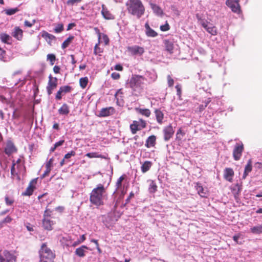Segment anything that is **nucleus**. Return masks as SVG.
Listing matches in <instances>:
<instances>
[{
	"mask_svg": "<svg viewBox=\"0 0 262 262\" xmlns=\"http://www.w3.org/2000/svg\"><path fill=\"white\" fill-rule=\"evenodd\" d=\"M0 38L3 42L9 43L11 37L8 34L6 33H2L0 35Z\"/></svg>",
	"mask_w": 262,
	"mask_h": 262,
	"instance_id": "obj_34",
	"label": "nucleus"
},
{
	"mask_svg": "<svg viewBox=\"0 0 262 262\" xmlns=\"http://www.w3.org/2000/svg\"><path fill=\"white\" fill-rule=\"evenodd\" d=\"M176 88L177 91V95H179V96H180L181 94V91L180 86L179 85H177L176 86Z\"/></svg>",
	"mask_w": 262,
	"mask_h": 262,
	"instance_id": "obj_62",
	"label": "nucleus"
},
{
	"mask_svg": "<svg viewBox=\"0 0 262 262\" xmlns=\"http://www.w3.org/2000/svg\"><path fill=\"white\" fill-rule=\"evenodd\" d=\"M102 10L101 14L103 15V17L106 19H113L114 17L113 14H112L109 11L105 8L104 5H102Z\"/></svg>",
	"mask_w": 262,
	"mask_h": 262,
	"instance_id": "obj_18",
	"label": "nucleus"
},
{
	"mask_svg": "<svg viewBox=\"0 0 262 262\" xmlns=\"http://www.w3.org/2000/svg\"><path fill=\"white\" fill-rule=\"evenodd\" d=\"M185 133L181 128L179 129L176 134V138L178 140H181L182 137L184 136Z\"/></svg>",
	"mask_w": 262,
	"mask_h": 262,
	"instance_id": "obj_42",
	"label": "nucleus"
},
{
	"mask_svg": "<svg viewBox=\"0 0 262 262\" xmlns=\"http://www.w3.org/2000/svg\"><path fill=\"white\" fill-rule=\"evenodd\" d=\"M252 161L251 160H249L247 165L245 167V170L244 173V178H245L249 172H250L252 170Z\"/></svg>",
	"mask_w": 262,
	"mask_h": 262,
	"instance_id": "obj_26",
	"label": "nucleus"
},
{
	"mask_svg": "<svg viewBox=\"0 0 262 262\" xmlns=\"http://www.w3.org/2000/svg\"><path fill=\"white\" fill-rule=\"evenodd\" d=\"M224 178L228 181H229V168H226L225 170Z\"/></svg>",
	"mask_w": 262,
	"mask_h": 262,
	"instance_id": "obj_48",
	"label": "nucleus"
},
{
	"mask_svg": "<svg viewBox=\"0 0 262 262\" xmlns=\"http://www.w3.org/2000/svg\"><path fill=\"white\" fill-rule=\"evenodd\" d=\"M63 30V26L61 24H58L54 29V31L56 33H60Z\"/></svg>",
	"mask_w": 262,
	"mask_h": 262,
	"instance_id": "obj_45",
	"label": "nucleus"
},
{
	"mask_svg": "<svg viewBox=\"0 0 262 262\" xmlns=\"http://www.w3.org/2000/svg\"><path fill=\"white\" fill-rule=\"evenodd\" d=\"M82 0H68L67 4L68 6H73L81 2Z\"/></svg>",
	"mask_w": 262,
	"mask_h": 262,
	"instance_id": "obj_44",
	"label": "nucleus"
},
{
	"mask_svg": "<svg viewBox=\"0 0 262 262\" xmlns=\"http://www.w3.org/2000/svg\"><path fill=\"white\" fill-rule=\"evenodd\" d=\"M53 158H51L46 163V167L50 168L53 166Z\"/></svg>",
	"mask_w": 262,
	"mask_h": 262,
	"instance_id": "obj_53",
	"label": "nucleus"
},
{
	"mask_svg": "<svg viewBox=\"0 0 262 262\" xmlns=\"http://www.w3.org/2000/svg\"><path fill=\"white\" fill-rule=\"evenodd\" d=\"M76 153L74 151H71L70 152H68L66 155H65L64 159H67L70 158L72 156H74L75 155Z\"/></svg>",
	"mask_w": 262,
	"mask_h": 262,
	"instance_id": "obj_49",
	"label": "nucleus"
},
{
	"mask_svg": "<svg viewBox=\"0 0 262 262\" xmlns=\"http://www.w3.org/2000/svg\"><path fill=\"white\" fill-rule=\"evenodd\" d=\"M50 80L48 82V86L47 87V92L48 94L50 95L52 93L53 90L55 89L57 86V79L56 78H52L51 76H50Z\"/></svg>",
	"mask_w": 262,
	"mask_h": 262,
	"instance_id": "obj_11",
	"label": "nucleus"
},
{
	"mask_svg": "<svg viewBox=\"0 0 262 262\" xmlns=\"http://www.w3.org/2000/svg\"><path fill=\"white\" fill-rule=\"evenodd\" d=\"M51 211L47 209L44 213V218H50Z\"/></svg>",
	"mask_w": 262,
	"mask_h": 262,
	"instance_id": "obj_57",
	"label": "nucleus"
},
{
	"mask_svg": "<svg viewBox=\"0 0 262 262\" xmlns=\"http://www.w3.org/2000/svg\"><path fill=\"white\" fill-rule=\"evenodd\" d=\"M55 257L53 252L47 247L46 244H43L40 250L39 262H53Z\"/></svg>",
	"mask_w": 262,
	"mask_h": 262,
	"instance_id": "obj_4",
	"label": "nucleus"
},
{
	"mask_svg": "<svg viewBox=\"0 0 262 262\" xmlns=\"http://www.w3.org/2000/svg\"><path fill=\"white\" fill-rule=\"evenodd\" d=\"M47 59L52 62H54L55 60V56L54 54H48Z\"/></svg>",
	"mask_w": 262,
	"mask_h": 262,
	"instance_id": "obj_54",
	"label": "nucleus"
},
{
	"mask_svg": "<svg viewBox=\"0 0 262 262\" xmlns=\"http://www.w3.org/2000/svg\"><path fill=\"white\" fill-rule=\"evenodd\" d=\"M145 34L148 37H155L158 35V33L153 29L150 28L147 23L145 25Z\"/></svg>",
	"mask_w": 262,
	"mask_h": 262,
	"instance_id": "obj_16",
	"label": "nucleus"
},
{
	"mask_svg": "<svg viewBox=\"0 0 262 262\" xmlns=\"http://www.w3.org/2000/svg\"><path fill=\"white\" fill-rule=\"evenodd\" d=\"M127 52L133 56H141L144 52V49L143 47L135 45L129 46L127 48Z\"/></svg>",
	"mask_w": 262,
	"mask_h": 262,
	"instance_id": "obj_7",
	"label": "nucleus"
},
{
	"mask_svg": "<svg viewBox=\"0 0 262 262\" xmlns=\"http://www.w3.org/2000/svg\"><path fill=\"white\" fill-rule=\"evenodd\" d=\"M12 35L18 40H21L23 37V31L19 27H15Z\"/></svg>",
	"mask_w": 262,
	"mask_h": 262,
	"instance_id": "obj_23",
	"label": "nucleus"
},
{
	"mask_svg": "<svg viewBox=\"0 0 262 262\" xmlns=\"http://www.w3.org/2000/svg\"><path fill=\"white\" fill-rule=\"evenodd\" d=\"M42 225L46 230H51L53 229L52 226L54 225V222L50 218H43Z\"/></svg>",
	"mask_w": 262,
	"mask_h": 262,
	"instance_id": "obj_15",
	"label": "nucleus"
},
{
	"mask_svg": "<svg viewBox=\"0 0 262 262\" xmlns=\"http://www.w3.org/2000/svg\"><path fill=\"white\" fill-rule=\"evenodd\" d=\"M12 220L11 217L7 216L3 221L4 223H10Z\"/></svg>",
	"mask_w": 262,
	"mask_h": 262,
	"instance_id": "obj_63",
	"label": "nucleus"
},
{
	"mask_svg": "<svg viewBox=\"0 0 262 262\" xmlns=\"http://www.w3.org/2000/svg\"><path fill=\"white\" fill-rule=\"evenodd\" d=\"M128 12L138 18H140L145 11L144 7L140 0H129L126 3Z\"/></svg>",
	"mask_w": 262,
	"mask_h": 262,
	"instance_id": "obj_1",
	"label": "nucleus"
},
{
	"mask_svg": "<svg viewBox=\"0 0 262 262\" xmlns=\"http://www.w3.org/2000/svg\"><path fill=\"white\" fill-rule=\"evenodd\" d=\"M164 134V139L165 141H167L172 137L174 133V130L171 125L165 126L163 130Z\"/></svg>",
	"mask_w": 262,
	"mask_h": 262,
	"instance_id": "obj_10",
	"label": "nucleus"
},
{
	"mask_svg": "<svg viewBox=\"0 0 262 262\" xmlns=\"http://www.w3.org/2000/svg\"><path fill=\"white\" fill-rule=\"evenodd\" d=\"M137 111L140 114L147 117H148L150 115V110L147 108H137Z\"/></svg>",
	"mask_w": 262,
	"mask_h": 262,
	"instance_id": "obj_33",
	"label": "nucleus"
},
{
	"mask_svg": "<svg viewBox=\"0 0 262 262\" xmlns=\"http://www.w3.org/2000/svg\"><path fill=\"white\" fill-rule=\"evenodd\" d=\"M60 90L62 92V93H66L69 92L71 90V88L69 86H61L60 88Z\"/></svg>",
	"mask_w": 262,
	"mask_h": 262,
	"instance_id": "obj_46",
	"label": "nucleus"
},
{
	"mask_svg": "<svg viewBox=\"0 0 262 262\" xmlns=\"http://www.w3.org/2000/svg\"><path fill=\"white\" fill-rule=\"evenodd\" d=\"M69 112V106L66 104H63L58 110V113L60 115H68Z\"/></svg>",
	"mask_w": 262,
	"mask_h": 262,
	"instance_id": "obj_28",
	"label": "nucleus"
},
{
	"mask_svg": "<svg viewBox=\"0 0 262 262\" xmlns=\"http://www.w3.org/2000/svg\"><path fill=\"white\" fill-rule=\"evenodd\" d=\"M111 76L114 79H118L120 77V75L119 73L114 72L112 74Z\"/></svg>",
	"mask_w": 262,
	"mask_h": 262,
	"instance_id": "obj_58",
	"label": "nucleus"
},
{
	"mask_svg": "<svg viewBox=\"0 0 262 262\" xmlns=\"http://www.w3.org/2000/svg\"><path fill=\"white\" fill-rule=\"evenodd\" d=\"M243 150L244 145L243 143H236L233 151V156L235 160H238L241 158Z\"/></svg>",
	"mask_w": 262,
	"mask_h": 262,
	"instance_id": "obj_9",
	"label": "nucleus"
},
{
	"mask_svg": "<svg viewBox=\"0 0 262 262\" xmlns=\"http://www.w3.org/2000/svg\"><path fill=\"white\" fill-rule=\"evenodd\" d=\"M196 18L198 19L200 24H201L208 33L212 35L216 34V29L214 26H213L212 24L208 23L205 19H202L198 14L196 15Z\"/></svg>",
	"mask_w": 262,
	"mask_h": 262,
	"instance_id": "obj_5",
	"label": "nucleus"
},
{
	"mask_svg": "<svg viewBox=\"0 0 262 262\" xmlns=\"http://www.w3.org/2000/svg\"><path fill=\"white\" fill-rule=\"evenodd\" d=\"M130 128L132 134H136L137 130H140L135 121H134L133 124L130 125Z\"/></svg>",
	"mask_w": 262,
	"mask_h": 262,
	"instance_id": "obj_41",
	"label": "nucleus"
},
{
	"mask_svg": "<svg viewBox=\"0 0 262 262\" xmlns=\"http://www.w3.org/2000/svg\"><path fill=\"white\" fill-rule=\"evenodd\" d=\"M156 136L154 135L149 136L146 140L145 146L148 148L154 146L156 143Z\"/></svg>",
	"mask_w": 262,
	"mask_h": 262,
	"instance_id": "obj_24",
	"label": "nucleus"
},
{
	"mask_svg": "<svg viewBox=\"0 0 262 262\" xmlns=\"http://www.w3.org/2000/svg\"><path fill=\"white\" fill-rule=\"evenodd\" d=\"M145 78L139 75H134L130 79L129 86L135 91L140 92L143 89Z\"/></svg>",
	"mask_w": 262,
	"mask_h": 262,
	"instance_id": "obj_3",
	"label": "nucleus"
},
{
	"mask_svg": "<svg viewBox=\"0 0 262 262\" xmlns=\"http://www.w3.org/2000/svg\"><path fill=\"white\" fill-rule=\"evenodd\" d=\"M18 9L17 8H12L9 9H6L5 10V13L8 15H13L18 11Z\"/></svg>",
	"mask_w": 262,
	"mask_h": 262,
	"instance_id": "obj_40",
	"label": "nucleus"
},
{
	"mask_svg": "<svg viewBox=\"0 0 262 262\" xmlns=\"http://www.w3.org/2000/svg\"><path fill=\"white\" fill-rule=\"evenodd\" d=\"M134 121L135 123H136V124L140 130L142 129V128H144L146 126V123L145 121L142 119H140L138 121Z\"/></svg>",
	"mask_w": 262,
	"mask_h": 262,
	"instance_id": "obj_36",
	"label": "nucleus"
},
{
	"mask_svg": "<svg viewBox=\"0 0 262 262\" xmlns=\"http://www.w3.org/2000/svg\"><path fill=\"white\" fill-rule=\"evenodd\" d=\"M64 143V140H60L57 142H56L54 145V146H55V147H58L60 146H61L63 143Z\"/></svg>",
	"mask_w": 262,
	"mask_h": 262,
	"instance_id": "obj_61",
	"label": "nucleus"
},
{
	"mask_svg": "<svg viewBox=\"0 0 262 262\" xmlns=\"http://www.w3.org/2000/svg\"><path fill=\"white\" fill-rule=\"evenodd\" d=\"M157 190V186L154 181H150L148 188L150 193H155Z\"/></svg>",
	"mask_w": 262,
	"mask_h": 262,
	"instance_id": "obj_32",
	"label": "nucleus"
},
{
	"mask_svg": "<svg viewBox=\"0 0 262 262\" xmlns=\"http://www.w3.org/2000/svg\"><path fill=\"white\" fill-rule=\"evenodd\" d=\"M164 44L166 50L170 53H172L173 49V43L172 41L168 40H165L164 41Z\"/></svg>",
	"mask_w": 262,
	"mask_h": 262,
	"instance_id": "obj_27",
	"label": "nucleus"
},
{
	"mask_svg": "<svg viewBox=\"0 0 262 262\" xmlns=\"http://www.w3.org/2000/svg\"><path fill=\"white\" fill-rule=\"evenodd\" d=\"M230 8L235 13L240 14L242 12L240 6L237 1L230 0Z\"/></svg>",
	"mask_w": 262,
	"mask_h": 262,
	"instance_id": "obj_14",
	"label": "nucleus"
},
{
	"mask_svg": "<svg viewBox=\"0 0 262 262\" xmlns=\"http://www.w3.org/2000/svg\"><path fill=\"white\" fill-rule=\"evenodd\" d=\"M115 110L113 107H108L102 108L99 112V117H105L113 115Z\"/></svg>",
	"mask_w": 262,
	"mask_h": 262,
	"instance_id": "obj_12",
	"label": "nucleus"
},
{
	"mask_svg": "<svg viewBox=\"0 0 262 262\" xmlns=\"http://www.w3.org/2000/svg\"><path fill=\"white\" fill-rule=\"evenodd\" d=\"M152 165V163L150 161H146L141 166V170L143 173L147 171Z\"/></svg>",
	"mask_w": 262,
	"mask_h": 262,
	"instance_id": "obj_29",
	"label": "nucleus"
},
{
	"mask_svg": "<svg viewBox=\"0 0 262 262\" xmlns=\"http://www.w3.org/2000/svg\"><path fill=\"white\" fill-rule=\"evenodd\" d=\"M211 101L210 98H208V100H207V101L205 102V105L204 106L203 105H201L199 106V108H200V111H203L205 107H206L208 104Z\"/></svg>",
	"mask_w": 262,
	"mask_h": 262,
	"instance_id": "obj_55",
	"label": "nucleus"
},
{
	"mask_svg": "<svg viewBox=\"0 0 262 262\" xmlns=\"http://www.w3.org/2000/svg\"><path fill=\"white\" fill-rule=\"evenodd\" d=\"M0 60L4 62H6L7 61L6 51L4 50H3L1 52H0Z\"/></svg>",
	"mask_w": 262,
	"mask_h": 262,
	"instance_id": "obj_43",
	"label": "nucleus"
},
{
	"mask_svg": "<svg viewBox=\"0 0 262 262\" xmlns=\"http://www.w3.org/2000/svg\"><path fill=\"white\" fill-rule=\"evenodd\" d=\"M62 92L61 91V90L59 89V91L57 92V94H56V99H58V100H60L61 99V94H62Z\"/></svg>",
	"mask_w": 262,
	"mask_h": 262,
	"instance_id": "obj_60",
	"label": "nucleus"
},
{
	"mask_svg": "<svg viewBox=\"0 0 262 262\" xmlns=\"http://www.w3.org/2000/svg\"><path fill=\"white\" fill-rule=\"evenodd\" d=\"M36 183H37L36 179H33V180H32L30 182L28 187L27 188L26 191L23 193V194L24 195H26V196L31 195L32 194L35 188V185L36 184Z\"/></svg>",
	"mask_w": 262,
	"mask_h": 262,
	"instance_id": "obj_13",
	"label": "nucleus"
},
{
	"mask_svg": "<svg viewBox=\"0 0 262 262\" xmlns=\"http://www.w3.org/2000/svg\"><path fill=\"white\" fill-rule=\"evenodd\" d=\"M250 231L253 234H259L262 233V225H258L251 228Z\"/></svg>",
	"mask_w": 262,
	"mask_h": 262,
	"instance_id": "obj_30",
	"label": "nucleus"
},
{
	"mask_svg": "<svg viewBox=\"0 0 262 262\" xmlns=\"http://www.w3.org/2000/svg\"><path fill=\"white\" fill-rule=\"evenodd\" d=\"M16 257L13 253L5 251L0 255V262H15Z\"/></svg>",
	"mask_w": 262,
	"mask_h": 262,
	"instance_id": "obj_8",
	"label": "nucleus"
},
{
	"mask_svg": "<svg viewBox=\"0 0 262 262\" xmlns=\"http://www.w3.org/2000/svg\"><path fill=\"white\" fill-rule=\"evenodd\" d=\"M74 37L72 36H71L69 37L66 40L64 41V42L62 43L61 47L63 49L66 48L69 46L72 40L73 39Z\"/></svg>",
	"mask_w": 262,
	"mask_h": 262,
	"instance_id": "obj_37",
	"label": "nucleus"
},
{
	"mask_svg": "<svg viewBox=\"0 0 262 262\" xmlns=\"http://www.w3.org/2000/svg\"><path fill=\"white\" fill-rule=\"evenodd\" d=\"M160 29L162 31H168L169 29V25L168 24V23H166L165 25L160 26Z\"/></svg>",
	"mask_w": 262,
	"mask_h": 262,
	"instance_id": "obj_51",
	"label": "nucleus"
},
{
	"mask_svg": "<svg viewBox=\"0 0 262 262\" xmlns=\"http://www.w3.org/2000/svg\"><path fill=\"white\" fill-rule=\"evenodd\" d=\"M195 187L198 191V194L201 197H206L207 194V191L204 189L200 184L196 183Z\"/></svg>",
	"mask_w": 262,
	"mask_h": 262,
	"instance_id": "obj_21",
	"label": "nucleus"
},
{
	"mask_svg": "<svg viewBox=\"0 0 262 262\" xmlns=\"http://www.w3.org/2000/svg\"><path fill=\"white\" fill-rule=\"evenodd\" d=\"M124 179V178L121 176L117 180V182H116V189H118L121 186V184H122V182L123 181V180Z\"/></svg>",
	"mask_w": 262,
	"mask_h": 262,
	"instance_id": "obj_47",
	"label": "nucleus"
},
{
	"mask_svg": "<svg viewBox=\"0 0 262 262\" xmlns=\"http://www.w3.org/2000/svg\"><path fill=\"white\" fill-rule=\"evenodd\" d=\"M167 82L169 86H172L173 85L174 81L173 79L170 77V75L167 76Z\"/></svg>",
	"mask_w": 262,
	"mask_h": 262,
	"instance_id": "obj_50",
	"label": "nucleus"
},
{
	"mask_svg": "<svg viewBox=\"0 0 262 262\" xmlns=\"http://www.w3.org/2000/svg\"><path fill=\"white\" fill-rule=\"evenodd\" d=\"M79 82H80V86L82 89H84L86 86L88 82V77H85L81 78L79 80Z\"/></svg>",
	"mask_w": 262,
	"mask_h": 262,
	"instance_id": "obj_39",
	"label": "nucleus"
},
{
	"mask_svg": "<svg viewBox=\"0 0 262 262\" xmlns=\"http://www.w3.org/2000/svg\"><path fill=\"white\" fill-rule=\"evenodd\" d=\"M155 115L157 122L161 124L163 122L164 114L162 111L159 110H156L155 111Z\"/></svg>",
	"mask_w": 262,
	"mask_h": 262,
	"instance_id": "obj_25",
	"label": "nucleus"
},
{
	"mask_svg": "<svg viewBox=\"0 0 262 262\" xmlns=\"http://www.w3.org/2000/svg\"><path fill=\"white\" fill-rule=\"evenodd\" d=\"M95 30L98 31L97 33L99 43L104 42L105 45H107L109 42V38L107 36L103 33H100L97 29H95Z\"/></svg>",
	"mask_w": 262,
	"mask_h": 262,
	"instance_id": "obj_19",
	"label": "nucleus"
},
{
	"mask_svg": "<svg viewBox=\"0 0 262 262\" xmlns=\"http://www.w3.org/2000/svg\"><path fill=\"white\" fill-rule=\"evenodd\" d=\"M87 249H88V247L86 246H82L76 249L75 254L79 257H84Z\"/></svg>",
	"mask_w": 262,
	"mask_h": 262,
	"instance_id": "obj_22",
	"label": "nucleus"
},
{
	"mask_svg": "<svg viewBox=\"0 0 262 262\" xmlns=\"http://www.w3.org/2000/svg\"><path fill=\"white\" fill-rule=\"evenodd\" d=\"M51 168H46V170H45V172L42 174V177L45 178L47 176H48L49 174V173H50V172L51 171Z\"/></svg>",
	"mask_w": 262,
	"mask_h": 262,
	"instance_id": "obj_59",
	"label": "nucleus"
},
{
	"mask_svg": "<svg viewBox=\"0 0 262 262\" xmlns=\"http://www.w3.org/2000/svg\"><path fill=\"white\" fill-rule=\"evenodd\" d=\"M25 167L23 164L13 163L11 168V173L12 177H17L19 179V174H23Z\"/></svg>",
	"mask_w": 262,
	"mask_h": 262,
	"instance_id": "obj_6",
	"label": "nucleus"
},
{
	"mask_svg": "<svg viewBox=\"0 0 262 262\" xmlns=\"http://www.w3.org/2000/svg\"><path fill=\"white\" fill-rule=\"evenodd\" d=\"M15 148L14 144L11 141H8L7 143L6 146L5 148V152L6 154L10 155L15 151Z\"/></svg>",
	"mask_w": 262,
	"mask_h": 262,
	"instance_id": "obj_17",
	"label": "nucleus"
},
{
	"mask_svg": "<svg viewBox=\"0 0 262 262\" xmlns=\"http://www.w3.org/2000/svg\"><path fill=\"white\" fill-rule=\"evenodd\" d=\"M105 192V188L102 184H99L91 193L90 201L97 206L103 204V198Z\"/></svg>",
	"mask_w": 262,
	"mask_h": 262,
	"instance_id": "obj_2",
	"label": "nucleus"
},
{
	"mask_svg": "<svg viewBox=\"0 0 262 262\" xmlns=\"http://www.w3.org/2000/svg\"><path fill=\"white\" fill-rule=\"evenodd\" d=\"M6 203L8 205H11L14 202V200L12 199L9 198L8 196L5 197Z\"/></svg>",
	"mask_w": 262,
	"mask_h": 262,
	"instance_id": "obj_52",
	"label": "nucleus"
},
{
	"mask_svg": "<svg viewBox=\"0 0 262 262\" xmlns=\"http://www.w3.org/2000/svg\"><path fill=\"white\" fill-rule=\"evenodd\" d=\"M41 36L48 42L49 45H51L52 41L55 39V36L49 34L46 31H43L41 33Z\"/></svg>",
	"mask_w": 262,
	"mask_h": 262,
	"instance_id": "obj_20",
	"label": "nucleus"
},
{
	"mask_svg": "<svg viewBox=\"0 0 262 262\" xmlns=\"http://www.w3.org/2000/svg\"><path fill=\"white\" fill-rule=\"evenodd\" d=\"M35 21L34 20H33V23H31L28 20H25L24 24H25V26L26 27H31L33 26V25L35 23Z\"/></svg>",
	"mask_w": 262,
	"mask_h": 262,
	"instance_id": "obj_56",
	"label": "nucleus"
},
{
	"mask_svg": "<svg viewBox=\"0 0 262 262\" xmlns=\"http://www.w3.org/2000/svg\"><path fill=\"white\" fill-rule=\"evenodd\" d=\"M151 8H152L154 12L157 15H161L163 13V11L157 5L150 4Z\"/></svg>",
	"mask_w": 262,
	"mask_h": 262,
	"instance_id": "obj_31",
	"label": "nucleus"
},
{
	"mask_svg": "<svg viewBox=\"0 0 262 262\" xmlns=\"http://www.w3.org/2000/svg\"><path fill=\"white\" fill-rule=\"evenodd\" d=\"M85 239V237L84 235H82L81 236L80 238L78 240V244H80L83 242Z\"/></svg>",
	"mask_w": 262,
	"mask_h": 262,
	"instance_id": "obj_64",
	"label": "nucleus"
},
{
	"mask_svg": "<svg viewBox=\"0 0 262 262\" xmlns=\"http://www.w3.org/2000/svg\"><path fill=\"white\" fill-rule=\"evenodd\" d=\"M85 156L88 157L89 158H105L104 156L101 155L99 154L97 152H89L87 153L85 155Z\"/></svg>",
	"mask_w": 262,
	"mask_h": 262,
	"instance_id": "obj_35",
	"label": "nucleus"
},
{
	"mask_svg": "<svg viewBox=\"0 0 262 262\" xmlns=\"http://www.w3.org/2000/svg\"><path fill=\"white\" fill-rule=\"evenodd\" d=\"M240 192L239 187L238 185L235 186L232 189V193L233 194L235 200H237L238 195Z\"/></svg>",
	"mask_w": 262,
	"mask_h": 262,
	"instance_id": "obj_38",
	"label": "nucleus"
}]
</instances>
